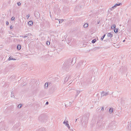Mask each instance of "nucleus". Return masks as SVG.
<instances>
[{"label":"nucleus","mask_w":131,"mask_h":131,"mask_svg":"<svg viewBox=\"0 0 131 131\" xmlns=\"http://www.w3.org/2000/svg\"><path fill=\"white\" fill-rule=\"evenodd\" d=\"M15 18L14 17H12L11 18V20H14Z\"/></svg>","instance_id":"nucleus-32"},{"label":"nucleus","mask_w":131,"mask_h":131,"mask_svg":"<svg viewBox=\"0 0 131 131\" xmlns=\"http://www.w3.org/2000/svg\"><path fill=\"white\" fill-rule=\"evenodd\" d=\"M77 119H76L75 122H76Z\"/></svg>","instance_id":"nucleus-45"},{"label":"nucleus","mask_w":131,"mask_h":131,"mask_svg":"<svg viewBox=\"0 0 131 131\" xmlns=\"http://www.w3.org/2000/svg\"><path fill=\"white\" fill-rule=\"evenodd\" d=\"M22 106V105L21 104H19L18 105V108H20Z\"/></svg>","instance_id":"nucleus-26"},{"label":"nucleus","mask_w":131,"mask_h":131,"mask_svg":"<svg viewBox=\"0 0 131 131\" xmlns=\"http://www.w3.org/2000/svg\"><path fill=\"white\" fill-rule=\"evenodd\" d=\"M17 5L18 6H19L20 5H21V3L20 2H18L17 3Z\"/></svg>","instance_id":"nucleus-30"},{"label":"nucleus","mask_w":131,"mask_h":131,"mask_svg":"<svg viewBox=\"0 0 131 131\" xmlns=\"http://www.w3.org/2000/svg\"><path fill=\"white\" fill-rule=\"evenodd\" d=\"M125 41V40H123V42H124Z\"/></svg>","instance_id":"nucleus-48"},{"label":"nucleus","mask_w":131,"mask_h":131,"mask_svg":"<svg viewBox=\"0 0 131 131\" xmlns=\"http://www.w3.org/2000/svg\"><path fill=\"white\" fill-rule=\"evenodd\" d=\"M72 82L71 81H70L68 83L70 84L71 83H72Z\"/></svg>","instance_id":"nucleus-37"},{"label":"nucleus","mask_w":131,"mask_h":131,"mask_svg":"<svg viewBox=\"0 0 131 131\" xmlns=\"http://www.w3.org/2000/svg\"><path fill=\"white\" fill-rule=\"evenodd\" d=\"M48 104H49V102H46V105H48Z\"/></svg>","instance_id":"nucleus-39"},{"label":"nucleus","mask_w":131,"mask_h":131,"mask_svg":"<svg viewBox=\"0 0 131 131\" xmlns=\"http://www.w3.org/2000/svg\"><path fill=\"white\" fill-rule=\"evenodd\" d=\"M71 104V102H67L65 104V106L66 107L70 106Z\"/></svg>","instance_id":"nucleus-8"},{"label":"nucleus","mask_w":131,"mask_h":131,"mask_svg":"<svg viewBox=\"0 0 131 131\" xmlns=\"http://www.w3.org/2000/svg\"><path fill=\"white\" fill-rule=\"evenodd\" d=\"M100 108H99V107H98V108H97V109H98V110H100Z\"/></svg>","instance_id":"nucleus-44"},{"label":"nucleus","mask_w":131,"mask_h":131,"mask_svg":"<svg viewBox=\"0 0 131 131\" xmlns=\"http://www.w3.org/2000/svg\"><path fill=\"white\" fill-rule=\"evenodd\" d=\"M86 64L85 61H81L78 63L76 68L77 69L82 70L84 68V66Z\"/></svg>","instance_id":"nucleus-2"},{"label":"nucleus","mask_w":131,"mask_h":131,"mask_svg":"<svg viewBox=\"0 0 131 131\" xmlns=\"http://www.w3.org/2000/svg\"><path fill=\"white\" fill-rule=\"evenodd\" d=\"M105 34H104V35L103 36L101 37V40H103V39H104V37H105Z\"/></svg>","instance_id":"nucleus-24"},{"label":"nucleus","mask_w":131,"mask_h":131,"mask_svg":"<svg viewBox=\"0 0 131 131\" xmlns=\"http://www.w3.org/2000/svg\"><path fill=\"white\" fill-rule=\"evenodd\" d=\"M21 48V46L20 45H18L17 46V49L19 50H20Z\"/></svg>","instance_id":"nucleus-15"},{"label":"nucleus","mask_w":131,"mask_h":131,"mask_svg":"<svg viewBox=\"0 0 131 131\" xmlns=\"http://www.w3.org/2000/svg\"><path fill=\"white\" fill-rule=\"evenodd\" d=\"M104 107H102L101 110L102 111H104Z\"/></svg>","instance_id":"nucleus-33"},{"label":"nucleus","mask_w":131,"mask_h":131,"mask_svg":"<svg viewBox=\"0 0 131 131\" xmlns=\"http://www.w3.org/2000/svg\"><path fill=\"white\" fill-rule=\"evenodd\" d=\"M96 40L95 39H94L92 41V42L93 43H94L96 42Z\"/></svg>","instance_id":"nucleus-28"},{"label":"nucleus","mask_w":131,"mask_h":131,"mask_svg":"<svg viewBox=\"0 0 131 131\" xmlns=\"http://www.w3.org/2000/svg\"><path fill=\"white\" fill-rule=\"evenodd\" d=\"M100 20H98L97 21V24H99V23H100Z\"/></svg>","instance_id":"nucleus-36"},{"label":"nucleus","mask_w":131,"mask_h":131,"mask_svg":"<svg viewBox=\"0 0 131 131\" xmlns=\"http://www.w3.org/2000/svg\"><path fill=\"white\" fill-rule=\"evenodd\" d=\"M128 128L129 129L131 130V122H130V124H129Z\"/></svg>","instance_id":"nucleus-21"},{"label":"nucleus","mask_w":131,"mask_h":131,"mask_svg":"<svg viewBox=\"0 0 131 131\" xmlns=\"http://www.w3.org/2000/svg\"><path fill=\"white\" fill-rule=\"evenodd\" d=\"M10 29H12V28H13V27H12V26H10Z\"/></svg>","instance_id":"nucleus-42"},{"label":"nucleus","mask_w":131,"mask_h":131,"mask_svg":"<svg viewBox=\"0 0 131 131\" xmlns=\"http://www.w3.org/2000/svg\"><path fill=\"white\" fill-rule=\"evenodd\" d=\"M33 23L32 21H30L28 23V25L29 26H31L32 25Z\"/></svg>","instance_id":"nucleus-9"},{"label":"nucleus","mask_w":131,"mask_h":131,"mask_svg":"<svg viewBox=\"0 0 131 131\" xmlns=\"http://www.w3.org/2000/svg\"><path fill=\"white\" fill-rule=\"evenodd\" d=\"M24 36H20V37H21L23 38Z\"/></svg>","instance_id":"nucleus-46"},{"label":"nucleus","mask_w":131,"mask_h":131,"mask_svg":"<svg viewBox=\"0 0 131 131\" xmlns=\"http://www.w3.org/2000/svg\"><path fill=\"white\" fill-rule=\"evenodd\" d=\"M38 131H46L44 128H42L39 129Z\"/></svg>","instance_id":"nucleus-13"},{"label":"nucleus","mask_w":131,"mask_h":131,"mask_svg":"<svg viewBox=\"0 0 131 131\" xmlns=\"http://www.w3.org/2000/svg\"><path fill=\"white\" fill-rule=\"evenodd\" d=\"M113 8H112V7L110 9L111 10H113Z\"/></svg>","instance_id":"nucleus-40"},{"label":"nucleus","mask_w":131,"mask_h":131,"mask_svg":"<svg viewBox=\"0 0 131 131\" xmlns=\"http://www.w3.org/2000/svg\"><path fill=\"white\" fill-rule=\"evenodd\" d=\"M46 44L47 45H49L50 44V42L49 41H47L46 42Z\"/></svg>","instance_id":"nucleus-29"},{"label":"nucleus","mask_w":131,"mask_h":131,"mask_svg":"<svg viewBox=\"0 0 131 131\" xmlns=\"http://www.w3.org/2000/svg\"><path fill=\"white\" fill-rule=\"evenodd\" d=\"M53 11L56 14H58L60 12V9L58 7L55 8L53 9Z\"/></svg>","instance_id":"nucleus-4"},{"label":"nucleus","mask_w":131,"mask_h":131,"mask_svg":"<svg viewBox=\"0 0 131 131\" xmlns=\"http://www.w3.org/2000/svg\"><path fill=\"white\" fill-rule=\"evenodd\" d=\"M6 24L8 25L9 24V23L8 22H6Z\"/></svg>","instance_id":"nucleus-41"},{"label":"nucleus","mask_w":131,"mask_h":131,"mask_svg":"<svg viewBox=\"0 0 131 131\" xmlns=\"http://www.w3.org/2000/svg\"><path fill=\"white\" fill-rule=\"evenodd\" d=\"M113 108H111L109 110V112L110 114H111L113 112Z\"/></svg>","instance_id":"nucleus-14"},{"label":"nucleus","mask_w":131,"mask_h":131,"mask_svg":"<svg viewBox=\"0 0 131 131\" xmlns=\"http://www.w3.org/2000/svg\"><path fill=\"white\" fill-rule=\"evenodd\" d=\"M122 5V4L121 3H119V4H115V5L113 6L112 7V8H113V9L115 8L117 6H121Z\"/></svg>","instance_id":"nucleus-7"},{"label":"nucleus","mask_w":131,"mask_h":131,"mask_svg":"<svg viewBox=\"0 0 131 131\" xmlns=\"http://www.w3.org/2000/svg\"><path fill=\"white\" fill-rule=\"evenodd\" d=\"M43 116L41 115H40L38 117V119L40 121H41L42 120V118L43 117Z\"/></svg>","instance_id":"nucleus-12"},{"label":"nucleus","mask_w":131,"mask_h":131,"mask_svg":"<svg viewBox=\"0 0 131 131\" xmlns=\"http://www.w3.org/2000/svg\"><path fill=\"white\" fill-rule=\"evenodd\" d=\"M89 84H91V81L90 82H89Z\"/></svg>","instance_id":"nucleus-47"},{"label":"nucleus","mask_w":131,"mask_h":131,"mask_svg":"<svg viewBox=\"0 0 131 131\" xmlns=\"http://www.w3.org/2000/svg\"><path fill=\"white\" fill-rule=\"evenodd\" d=\"M29 17V15H28L27 16V19H28Z\"/></svg>","instance_id":"nucleus-34"},{"label":"nucleus","mask_w":131,"mask_h":131,"mask_svg":"<svg viewBox=\"0 0 131 131\" xmlns=\"http://www.w3.org/2000/svg\"><path fill=\"white\" fill-rule=\"evenodd\" d=\"M65 125L69 129H70V127L69 124H68V123H66V124H65Z\"/></svg>","instance_id":"nucleus-23"},{"label":"nucleus","mask_w":131,"mask_h":131,"mask_svg":"<svg viewBox=\"0 0 131 131\" xmlns=\"http://www.w3.org/2000/svg\"><path fill=\"white\" fill-rule=\"evenodd\" d=\"M118 28H116L114 29V31L115 33H117L118 32Z\"/></svg>","instance_id":"nucleus-17"},{"label":"nucleus","mask_w":131,"mask_h":131,"mask_svg":"<svg viewBox=\"0 0 131 131\" xmlns=\"http://www.w3.org/2000/svg\"><path fill=\"white\" fill-rule=\"evenodd\" d=\"M112 27H113V28L114 29H115V28L116 27V25L115 24H113L112 26H111V28L112 29Z\"/></svg>","instance_id":"nucleus-27"},{"label":"nucleus","mask_w":131,"mask_h":131,"mask_svg":"<svg viewBox=\"0 0 131 131\" xmlns=\"http://www.w3.org/2000/svg\"><path fill=\"white\" fill-rule=\"evenodd\" d=\"M72 2H75L77 0H71Z\"/></svg>","instance_id":"nucleus-35"},{"label":"nucleus","mask_w":131,"mask_h":131,"mask_svg":"<svg viewBox=\"0 0 131 131\" xmlns=\"http://www.w3.org/2000/svg\"><path fill=\"white\" fill-rule=\"evenodd\" d=\"M71 76L69 75H67L65 79L64 82L66 83L69 80L71 79Z\"/></svg>","instance_id":"nucleus-5"},{"label":"nucleus","mask_w":131,"mask_h":131,"mask_svg":"<svg viewBox=\"0 0 131 131\" xmlns=\"http://www.w3.org/2000/svg\"><path fill=\"white\" fill-rule=\"evenodd\" d=\"M80 91H79L77 90L76 91V93L75 95V97H77L78 95L80 93Z\"/></svg>","instance_id":"nucleus-11"},{"label":"nucleus","mask_w":131,"mask_h":131,"mask_svg":"<svg viewBox=\"0 0 131 131\" xmlns=\"http://www.w3.org/2000/svg\"><path fill=\"white\" fill-rule=\"evenodd\" d=\"M27 36H24L23 37V38H26L27 37Z\"/></svg>","instance_id":"nucleus-38"},{"label":"nucleus","mask_w":131,"mask_h":131,"mask_svg":"<svg viewBox=\"0 0 131 131\" xmlns=\"http://www.w3.org/2000/svg\"><path fill=\"white\" fill-rule=\"evenodd\" d=\"M83 126H84V127L85 128L86 127V125H85Z\"/></svg>","instance_id":"nucleus-43"},{"label":"nucleus","mask_w":131,"mask_h":131,"mask_svg":"<svg viewBox=\"0 0 131 131\" xmlns=\"http://www.w3.org/2000/svg\"><path fill=\"white\" fill-rule=\"evenodd\" d=\"M38 12L35 13V16L36 17H39V16L38 15Z\"/></svg>","instance_id":"nucleus-18"},{"label":"nucleus","mask_w":131,"mask_h":131,"mask_svg":"<svg viewBox=\"0 0 131 131\" xmlns=\"http://www.w3.org/2000/svg\"><path fill=\"white\" fill-rule=\"evenodd\" d=\"M58 20L59 21V23H61L63 21V19H59Z\"/></svg>","instance_id":"nucleus-25"},{"label":"nucleus","mask_w":131,"mask_h":131,"mask_svg":"<svg viewBox=\"0 0 131 131\" xmlns=\"http://www.w3.org/2000/svg\"><path fill=\"white\" fill-rule=\"evenodd\" d=\"M73 60L74 58L70 59L65 61L62 67V69L66 71L68 70L70 67L73 65L75 62H73Z\"/></svg>","instance_id":"nucleus-1"},{"label":"nucleus","mask_w":131,"mask_h":131,"mask_svg":"<svg viewBox=\"0 0 131 131\" xmlns=\"http://www.w3.org/2000/svg\"><path fill=\"white\" fill-rule=\"evenodd\" d=\"M68 122V121H67L66 122L65 121H64V122H63V123L65 125L66 124V123H67Z\"/></svg>","instance_id":"nucleus-31"},{"label":"nucleus","mask_w":131,"mask_h":131,"mask_svg":"<svg viewBox=\"0 0 131 131\" xmlns=\"http://www.w3.org/2000/svg\"><path fill=\"white\" fill-rule=\"evenodd\" d=\"M107 36L108 37H109L110 38H111L113 36V35L111 33H108L107 34Z\"/></svg>","instance_id":"nucleus-10"},{"label":"nucleus","mask_w":131,"mask_h":131,"mask_svg":"<svg viewBox=\"0 0 131 131\" xmlns=\"http://www.w3.org/2000/svg\"><path fill=\"white\" fill-rule=\"evenodd\" d=\"M88 25L87 23L85 24L84 25V28H86L88 27Z\"/></svg>","instance_id":"nucleus-22"},{"label":"nucleus","mask_w":131,"mask_h":131,"mask_svg":"<svg viewBox=\"0 0 131 131\" xmlns=\"http://www.w3.org/2000/svg\"><path fill=\"white\" fill-rule=\"evenodd\" d=\"M8 60H16V59H15V58H12L11 56L8 59Z\"/></svg>","instance_id":"nucleus-16"},{"label":"nucleus","mask_w":131,"mask_h":131,"mask_svg":"<svg viewBox=\"0 0 131 131\" xmlns=\"http://www.w3.org/2000/svg\"><path fill=\"white\" fill-rule=\"evenodd\" d=\"M89 115H87L85 117H84L85 121V122H84L85 124H87V122L89 120Z\"/></svg>","instance_id":"nucleus-6"},{"label":"nucleus","mask_w":131,"mask_h":131,"mask_svg":"<svg viewBox=\"0 0 131 131\" xmlns=\"http://www.w3.org/2000/svg\"><path fill=\"white\" fill-rule=\"evenodd\" d=\"M45 88L47 89L48 87V83L46 82L45 85Z\"/></svg>","instance_id":"nucleus-20"},{"label":"nucleus","mask_w":131,"mask_h":131,"mask_svg":"<svg viewBox=\"0 0 131 131\" xmlns=\"http://www.w3.org/2000/svg\"><path fill=\"white\" fill-rule=\"evenodd\" d=\"M11 97L13 98H14L15 97L14 94L12 92H11Z\"/></svg>","instance_id":"nucleus-19"},{"label":"nucleus","mask_w":131,"mask_h":131,"mask_svg":"<svg viewBox=\"0 0 131 131\" xmlns=\"http://www.w3.org/2000/svg\"><path fill=\"white\" fill-rule=\"evenodd\" d=\"M109 92H105L104 91H102L101 93V97H103L104 96H106L108 95Z\"/></svg>","instance_id":"nucleus-3"}]
</instances>
